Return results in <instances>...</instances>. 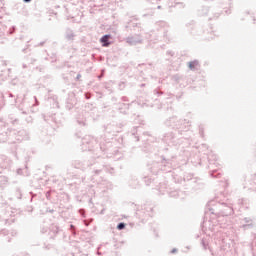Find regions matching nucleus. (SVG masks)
<instances>
[{"label": "nucleus", "instance_id": "nucleus-53", "mask_svg": "<svg viewBox=\"0 0 256 256\" xmlns=\"http://www.w3.org/2000/svg\"><path fill=\"white\" fill-rule=\"evenodd\" d=\"M81 77V74H77L76 81H79V78Z\"/></svg>", "mask_w": 256, "mask_h": 256}, {"label": "nucleus", "instance_id": "nucleus-13", "mask_svg": "<svg viewBox=\"0 0 256 256\" xmlns=\"http://www.w3.org/2000/svg\"><path fill=\"white\" fill-rule=\"evenodd\" d=\"M16 141H27L29 140V132L27 130L22 129L14 134Z\"/></svg>", "mask_w": 256, "mask_h": 256}, {"label": "nucleus", "instance_id": "nucleus-25", "mask_svg": "<svg viewBox=\"0 0 256 256\" xmlns=\"http://www.w3.org/2000/svg\"><path fill=\"white\" fill-rule=\"evenodd\" d=\"M77 123L81 127H85V125H87V120L85 118H83V117L82 118L78 117L77 118Z\"/></svg>", "mask_w": 256, "mask_h": 256}, {"label": "nucleus", "instance_id": "nucleus-59", "mask_svg": "<svg viewBox=\"0 0 256 256\" xmlns=\"http://www.w3.org/2000/svg\"><path fill=\"white\" fill-rule=\"evenodd\" d=\"M23 53H27V48L22 49Z\"/></svg>", "mask_w": 256, "mask_h": 256}, {"label": "nucleus", "instance_id": "nucleus-8", "mask_svg": "<svg viewBox=\"0 0 256 256\" xmlns=\"http://www.w3.org/2000/svg\"><path fill=\"white\" fill-rule=\"evenodd\" d=\"M125 29H128L129 31H142L143 26L141 25V22H138L137 18H133L126 23Z\"/></svg>", "mask_w": 256, "mask_h": 256}, {"label": "nucleus", "instance_id": "nucleus-54", "mask_svg": "<svg viewBox=\"0 0 256 256\" xmlns=\"http://www.w3.org/2000/svg\"><path fill=\"white\" fill-rule=\"evenodd\" d=\"M30 195H32V197L30 198V201H33V197H35V195H33V192H30Z\"/></svg>", "mask_w": 256, "mask_h": 256}, {"label": "nucleus", "instance_id": "nucleus-34", "mask_svg": "<svg viewBox=\"0 0 256 256\" xmlns=\"http://www.w3.org/2000/svg\"><path fill=\"white\" fill-rule=\"evenodd\" d=\"M1 235H2L3 237H6V235H9V230L2 229V230L0 231V237H1Z\"/></svg>", "mask_w": 256, "mask_h": 256}, {"label": "nucleus", "instance_id": "nucleus-39", "mask_svg": "<svg viewBox=\"0 0 256 256\" xmlns=\"http://www.w3.org/2000/svg\"><path fill=\"white\" fill-rule=\"evenodd\" d=\"M70 230H71L72 234L76 235V233H75V225L70 224Z\"/></svg>", "mask_w": 256, "mask_h": 256}, {"label": "nucleus", "instance_id": "nucleus-46", "mask_svg": "<svg viewBox=\"0 0 256 256\" xmlns=\"http://www.w3.org/2000/svg\"><path fill=\"white\" fill-rule=\"evenodd\" d=\"M84 95H85V99H87V100L91 99V94L85 93Z\"/></svg>", "mask_w": 256, "mask_h": 256}, {"label": "nucleus", "instance_id": "nucleus-16", "mask_svg": "<svg viewBox=\"0 0 256 256\" xmlns=\"http://www.w3.org/2000/svg\"><path fill=\"white\" fill-rule=\"evenodd\" d=\"M131 107V104L128 103H119V107H118V111H120V113H122V115H127V111L129 110V108Z\"/></svg>", "mask_w": 256, "mask_h": 256}, {"label": "nucleus", "instance_id": "nucleus-2", "mask_svg": "<svg viewBox=\"0 0 256 256\" xmlns=\"http://www.w3.org/2000/svg\"><path fill=\"white\" fill-rule=\"evenodd\" d=\"M206 209H208L211 215H216V217H229L235 213L231 204L215 202V200L208 202Z\"/></svg>", "mask_w": 256, "mask_h": 256}, {"label": "nucleus", "instance_id": "nucleus-57", "mask_svg": "<svg viewBox=\"0 0 256 256\" xmlns=\"http://www.w3.org/2000/svg\"><path fill=\"white\" fill-rule=\"evenodd\" d=\"M157 25H165V22H157Z\"/></svg>", "mask_w": 256, "mask_h": 256}, {"label": "nucleus", "instance_id": "nucleus-15", "mask_svg": "<svg viewBox=\"0 0 256 256\" xmlns=\"http://www.w3.org/2000/svg\"><path fill=\"white\" fill-rule=\"evenodd\" d=\"M59 231H61V229H59V226L52 224V226L50 227V238L54 239L55 237H57V235H59Z\"/></svg>", "mask_w": 256, "mask_h": 256}, {"label": "nucleus", "instance_id": "nucleus-58", "mask_svg": "<svg viewBox=\"0 0 256 256\" xmlns=\"http://www.w3.org/2000/svg\"><path fill=\"white\" fill-rule=\"evenodd\" d=\"M252 252H253V256H256V249H253Z\"/></svg>", "mask_w": 256, "mask_h": 256}, {"label": "nucleus", "instance_id": "nucleus-12", "mask_svg": "<svg viewBox=\"0 0 256 256\" xmlns=\"http://www.w3.org/2000/svg\"><path fill=\"white\" fill-rule=\"evenodd\" d=\"M104 171H107L108 173H113V167L109 165H103L102 168L94 170L92 172V180L97 181V177H99V175H103Z\"/></svg>", "mask_w": 256, "mask_h": 256}, {"label": "nucleus", "instance_id": "nucleus-56", "mask_svg": "<svg viewBox=\"0 0 256 256\" xmlns=\"http://www.w3.org/2000/svg\"><path fill=\"white\" fill-rule=\"evenodd\" d=\"M34 99L36 101V105H39V101H37V97L36 96H34Z\"/></svg>", "mask_w": 256, "mask_h": 256}, {"label": "nucleus", "instance_id": "nucleus-62", "mask_svg": "<svg viewBox=\"0 0 256 256\" xmlns=\"http://www.w3.org/2000/svg\"><path fill=\"white\" fill-rule=\"evenodd\" d=\"M23 69H27V64H23Z\"/></svg>", "mask_w": 256, "mask_h": 256}, {"label": "nucleus", "instance_id": "nucleus-42", "mask_svg": "<svg viewBox=\"0 0 256 256\" xmlns=\"http://www.w3.org/2000/svg\"><path fill=\"white\" fill-rule=\"evenodd\" d=\"M173 80L176 81V83H179V75L178 74L174 75Z\"/></svg>", "mask_w": 256, "mask_h": 256}, {"label": "nucleus", "instance_id": "nucleus-35", "mask_svg": "<svg viewBox=\"0 0 256 256\" xmlns=\"http://www.w3.org/2000/svg\"><path fill=\"white\" fill-rule=\"evenodd\" d=\"M169 196H170V197L177 198V197H179V192H177V191H172V192L169 193Z\"/></svg>", "mask_w": 256, "mask_h": 256}, {"label": "nucleus", "instance_id": "nucleus-27", "mask_svg": "<svg viewBox=\"0 0 256 256\" xmlns=\"http://www.w3.org/2000/svg\"><path fill=\"white\" fill-rule=\"evenodd\" d=\"M186 27L189 28V31H193V29H195V21L191 20L190 22L186 23Z\"/></svg>", "mask_w": 256, "mask_h": 256}, {"label": "nucleus", "instance_id": "nucleus-48", "mask_svg": "<svg viewBox=\"0 0 256 256\" xmlns=\"http://www.w3.org/2000/svg\"><path fill=\"white\" fill-rule=\"evenodd\" d=\"M15 33V27H12V29H10V35H13Z\"/></svg>", "mask_w": 256, "mask_h": 256}, {"label": "nucleus", "instance_id": "nucleus-50", "mask_svg": "<svg viewBox=\"0 0 256 256\" xmlns=\"http://www.w3.org/2000/svg\"><path fill=\"white\" fill-rule=\"evenodd\" d=\"M177 251H178L177 248H173V249L170 251V253H172V254H173V253H177Z\"/></svg>", "mask_w": 256, "mask_h": 256}, {"label": "nucleus", "instance_id": "nucleus-47", "mask_svg": "<svg viewBox=\"0 0 256 256\" xmlns=\"http://www.w3.org/2000/svg\"><path fill=\"white\" fill-rule=\"evenodd\" d=\"M45 45V41L40 42L37 47H43Z\"/></svg>", "mask_w": 256, "mask_h": 256}, {"label": "nucleus", "instance_id": "nucleus-60", "mask_svg": "<svg viewBox=\"0 0 256 256\" xmlns=\"http://www.w3.org/2000/svg\"><path fill=\"white\" fill-rule=\"evenodd\" d=\"M214 17H215L216 19H218L219 13H216Z\"/></svg>", "mask_w": 256, "mask_h": 256}, {"label": "nucleus", "instance_id": "nucleus-40", "mask_svg": "<svg viewBox=\"0 0 256 256\" xmlns=\"http://www.w3.org/2000/svg\"><path fill=\"white\" fill-rule=\"evenodd\" d=\"M121 101H123L124 103H127L129 102V98L127 96H122Z\"/></svg>", "mask_w": 256, "mask_h": 256}, {"label": "nucleus", "instance_id": "nucleus-29", "mask_svg": "<svg viewBox=\"0 0 256 256\" xmlns=\"http://www.w3.org/2000/svg\"><path fill=\"white\" fill-rule=\"evenodd\" d=\"M15 195H16V198H17V199H22V197H23V192H21V188H16V193H15Z\"/></svg>", "mask_w": 256, "mask_h": 256}, {"label": "nucleus", "instance_id": "nucleus-5", "mask_svg": "<svg viewBox=\"0 0 256 256\" xmlns=\"http://www.w3.org/2000/svg\"><path fill=\"white\" fill-rule=\"evenodd\" d=\"M71 165L74 169L85 171L86 169H89V167L93 166V163H91L89 160L85 158H80V159L72 160Z\"/></svg>", "mask_w": 256, "mask_h": 256}, {"label": "nucleus", "instance_id": "nucleus-3", "mask_svg": "<svg viewBox=\"0 0 256 256\" xmlns=\"http://www.w3.org/2000/svg\"><path fill=\"white\" fill-rule=\"evenodd\" d=\"M189 121L187 119H181L176 116V119L174 120V126L172 129H174L175 133H178V135L183 136V133L186 131H189Z\"/></svg>", "mask_w": 256, "mask_h": 256}, {"label": "nucleus", "instance_id": "nucleus-44", "mask_svg": "<svg viewBox=\"0 0 256 256\" xmlns=\"http://www.w3.org/2000/svg\"><path fill=\"white\" fill-rule=\"evenodd\" d=\"M47 231H49V228H47V227L41 228V233H47Z\"/></svg>", "mask_w": 256, "mask_h": 256}, {"label": "nucleus", "instance_id": "nucleus-43", "mask_svg": "<svg viewBox=\"0 0 256 256\" xmlns=\"http://www.w3.org/2000/svg\"><path fill=\"white\" fill-rule=\"evenodd\" d=\"M166 55H170V57H173V55H175V52L171 51V50H168L166 52Z\"/></svg>", "mask_w": 256, "mask_h": 256}, {"label": "nucleus", "instance_id": "nucleus-52", "mask_svg": "<svg viewBox=\"0 0 256 256\" xmlns=\"http://www.w3.org/2000/svg\"><path fill=\"white\" fill-rule=\"evenodd\" d=\"M201 137H203V129L200 127L199 129Z\"/></svg>", "mask_w": 256, "mask_h": 256}, {"label": "nucleus", "instance_id": "nucleus-22", "mask_svg": "<svg viewBox=\"0 0 256 256\" xmlns=\"http://www.w3.org/2000/svg\"><path fill=\"white\" fill-rule=\"evenodd\" d=\"M2 73H4L5 76L3 77V74H1L0 79H9V77H11V68L2 71Z\"/></svg>", "mask_w": 256, "mask_h": 256}, {"label": "nucleus", "instance_id": "nucleus-26", "mask_svg": "<svg viewBox=\"0 0 256 256\" xmlns=\"http://www.w3.org/2000/svg\"><path fill=\"white\" fill-rule=\"evenodd\" d=\"M201 245H202V247H203V249H204L205 251H207V249H211V248H209V242H208L207 239H205V238H203V239L201 240Z\"/></svg>", "mask_w": 256, "mask_h": 256}, {"label": "nucleus", "instance_id": "nucleus-10", "mask_svg": "<svg viewBox=\"0 0 256 256\" xmlns=\"http://www.w3.org/2000/svg\"><path fill=\"white\" fill-rule=\"evenodd\" d=\"M173 159H175V156H172L171 158H165V156H162L159 170L168 171V172L171 171V170L165 169V167H167L168 169H171V167L173 166Z\"/></svg>", "mask_w": 256, "mask_h": 256}, {"label": "nucleus", "instance_id": "nucleus-24", "mask_svg": "<svg viewBox=\"0 0 256 256\" xmlns=\"http://www.w3.org/2000/svg\"><path fill=\"white\" fill-rule=\"evenodd\" d=\"M173 7L176 9H185L186 5L185 2H175Z\"/></svg>", "mask_w": 256, "mask_h": 256}, {"label": "nucleus", "instance_id": "nucleus-7", "mask_svg": "<svg viewBox=\"0 0 256 256\" xmlns=\"http://www.w3.org/2000/svg\"><path fill=\"white\" fill-rule=\"evenodd\" d=\"M136 217H138V219H147V217H153V207L151 205H144L142 210L136 211Z\"/></svg>", "mask_w": 256, "mask_h": 256}, {"label": "nucleus", "instance_id": "nucleus-14", "mask_svg": "<svg viewBox=\"0 0 256 256\" xmlns=\"http://www.w3.org/2000/svg\"><path fill=\"white\" fill-rule=\"evenodd\" d=\"M111 34H105L100 38V43L102 44V47H109L111 45Z\"/></svg>", "mask_w": 256, "mask_h": 256}, {"label": "nucleus", "instance_id": "nucleus-23", "mask_svg": "<svg viewBox=\"0 0 256 256\" xmlns=\"http://www.w3.org/2000/svg\"><path fill=\"white\" fill-rule=\"evenodd\" d=\"M210 176L213 177V179H219V177H221V172H219V170H211Z\"/></svg>", "mask_w": 256, "mask_h": 256}, {"label": "nucleus", "instance_id": "nucleus-11", "mask_svg": "<svg viewBox=\"0 0 256 256\" xmlns=\"http://www.w3.org/2000/svg\"><path fill=\"white\" fill-rule=\"evenodd\" d=\"M125 41L126 43H128V45H131V46L139 45L143 43V36H141V34H135L132 36H128L125 39Z\"/></svg>", "mask_w": 256, "mask_h": 256}, {"label": "nucleus", "instance_id": "nucleus-38", "mask_svg": "<svg viewBox=\"0 0 256 256\" xmlns=\"http://www.w3.org/2000/svg\"><path fill=\"white\" fill-rule=\"evenodd\" d=\"M45 197H46V199H47L48 201H51V191H47V192L45 193Z\"/></svg>", "mask_w": 256, "mask_h": 256}, {"label": "nucleus", "instance_id": "nucleus-55", "mask_svg": "<svg viewBox=\"0 0 256 256\" xmlns=\"http://www.w3.org/2000/svg\"><path fill=\"white\" fill-rule=\"evenodd\" d=\"M24 3H31L33 0H23Z\"/></svg>", "mask_w": 256, "mask_h": 256}, {"label": "nucleus", "instance_id": "nucleus-33", "mask_svg": "<svg viewBox=\"0 0 256 256\" xmlns=\"http://www.w3.org/2000/svg\"><path fill=\"white\" fill-rule=\"evenodd\" d=\"M201 15H209V7H203Z\"/></svg>", "mask_w": 256, "mask_h": 256}, {"label": "nucleus", "instance_id": "nucleus-37", "mask_svg": "<svg viewBox=\"0 0 256 256\" xmlns=\"http://www.w3.org/2000/svg\"><path fill=\"white\" fill-rule=\"evenodd\" d=\"M251 247H252V251H253V249H256L255 248L256 247V236H254V239L251 242Z\"/></svg>", "mask_w": 256, "mask_h": 256}, {"label": "nucleus", "instance_id": "nucleus-20", "mask_svg": "<svg viewBox=\"0 0 256 256\" xmlns=\"http://www.w3.org/2000/svg\"><path fill=\"white\" fill-rule=\"evenodd\" d=\"M199 65V60H194L188 63L190 71H197V66Z\"/></svg>", "mask_w": 256, "mask_h": 256}, {"label": "nucleus", "instance_id": "nucleus-17", "mask_svg": "<svg viewBox=\"0 0 256 256\" xmlns=\"http://www.w3.org/2000/svg\"><path fill=\"white\" fill-rule=\"evenodd\" d=\"M177 116H172L167 118L166 120H164L163 125L165 127H170L171 129H173L174 125H175V119Z\"/></svg>", "mask_w": 256, "mask_h": 256}, {"label": "nucleus", "instance_id": "nucleus-64", "mask_svg": "<svg viewBox=\"0 0 256 256\" xmlns=\"http://www.w3.org/2000/svg\"><path fill=\"white\" fill-rule=\"evenodd\" d=\"M9 97H13V93H9Z\"/></svg>", "mask_w": 256, "mask_h": 256}, {"label": "nucleus", "instance_id": "nucleus-49", "mask_svg": "<svg viewBox=\"0 0 256 256\" xmlns=\"http://www.w3.org/2000/svg\"><path fill=\"white\" fill-rule=\"evenodd\" d=\"M111 101H112V103H115V102L117 101V97L113 96V97L111 98Z\"/></svg>", "mask_w": 256, "mask_h": 256}, {"label": "nucleus", "instance_id": "nucleus-18", "mask_svg": "<svg viewBox=\"0 0 256 256\" xmlns=\"http://www.w3.org/2000/svg\"><path fill=\"white\" fill-rule=\"evenodd\" d=\"M65 39H67V41H74L75 33L73 32V30L71 28L66 29Z\"/></svg>", "mask_w": 256, "mask_h": 256}, {"label": "nucleus", "instance_id": "nucleus-61", "mask_svg": "<svg viewBox=\"0 0 256 256\" xmlns=\"http://www.w3.org/2000/svg\"><path fill=\"white\" fill-rule=\"evenodd\" d=\"M208 161H209V164L211 165L212 164L211 157H208Z\"/></svg>", "mask_w": 256, "mask_h": 256}, {"label": "nucleus", "instance_id": "nucleus-51", "mask_svg": "<svg viewBox=\"0 0 256 256\" xmlns=\"http://www.w3.org/2000/svg\"><path fill=\"white\" fill-rule=\"evenodd\" d=\"M44 249H51V244L44 245Z\"/></svg>", "mask_w": 256, "mask_h": 256}, {"label": "nucleus", "instance_id": "nucleus-21", "mask_svg": "<svg viewBox=\"0 0 256 256\" xmlns=\"http://www.w3.org/2000/svg\"><path fill=\"white\" fill-rule=\"evenodd\" d=\"M184 181H190V183H197V178L193 177V174L187 173L184 175Z\"/></svg>", "mask_w": 256, "mask_h": 256}, {"label": "nucleus", "instance_id": "nucleus-30", "mask_svg": "<svg viewBox=\"0 0 256 256\" xmlns=\"http://www.w3.org/2000/svg\"><path fill=\"white\" fill-rule=\"evenodd\" d=\"M73 107H74L73 103H72L70 100H68V101L66 102V109H67L68 111H71V109H73Z\"/></svg>", "mask_w": 256, "mask_h": 256}, {"label": "nucleus", "instance_id": "nucleus-36", "mask_svg": "<svg viewBox=\"0 0 256 256\" xmlns=\"http://www.w3.org/2000/svg\"><path fill=\"white\" fill-rule=\"evenodd\" d=\"M143 180L146 185H151V179L149 177H144Z\"/></svg>", "mask_w": 256, "mask_h": 256}, {"label": "nucleus", "instance_id": "nucleus-63", "mask_svg": "<svg viewBox=\"0 0 256 256\" xmlns=\"http://www.w3.org/2000/svg\"><path fill=\"white\" fill-rule=\"evenodd\" d=\"M164 37H167V31L164 32Z\"/></svg>", "mask_w": 256, "mask_h": 256}, {"label": "nucleus", "instance_id": "nucleus-32", "mask_svg": "<svg viewBox=\"0 0 256 256\" xmlns=\"http://www.w3.org/2000/svg\"><path fill=\"white\" fill-rule=\"evenodd\" d=\"M132 137L135 139V141H139V133L135 131V129L132 131Z\"/></svg>", "mask_w": 256, "mask_h": 256}, {"label": "nucleus", "instance_id": "nucleus-45", "mask_svg": "<svg viewBox=\"0 0 256 256\" xmlns=\"http://www.w3.org/2000/svg\"><path fill=\"white\" fill-rule=\"evenodd\" d=\"M154 93H155L156 95H163V91H159V90H157V89L154 90Z\"/></svg>", "mask_w": 256, "mask_h": 256}, {"label": "nucleus", "instance_id": "nucleus-6", "mask_svg": "<svg viewBox=\"0 0 256 256\" xmlns=\"http://www.w3.org/2000/svg\"><path fill=\"white\" fill-rule=\"evenodd\" d=\"M256 223L251 217H244L240 219V229L242 231H249L255 229Z\"/></svg>", "mask_w": 256, "mask_h": 256}, {"label": "nucleus", "instance_id": "nucleus-31", "mask_svg": "<svg viewBox=\"0 0 256 256\" xmlns=\"http://www.w3.org/2000/svg\"><path fill=\"white\" fill-rule=\"evenodd\" d=\"M137 185H139V181L137 180H132L130 182V187H133V189H137Z\"/></svg>", "mask_w": 256, "mask_h": 256}, {"label": "nucleus", "instance_id": "nucleus-4", "mask_svg": "<svg viewBox=\"0 0 256 256\" xmlns=\"http://www.w3.org/2000/svg\"><path fill=\"white\" fill-rule=\"evenodd\" d=\"M183 136L179 135L177 132L168 131L164 132L161 136V141L166 145H177V141Z\"/></svg>", "mask_w": 256, "mask_h": 256}, {"label": "nucleus", "instance_id": "nucleus-9", "mask_svg": "<svg viewBox=\"0 0 256 256\" xmlns=\"http://www.w3.org/2000/svg\"><path fill=\"white\" fill-rule=\"evenodd\" d=\"M123 125L120 124L119 126L115 123H110L104 126L105 133H109L111 135H117V133H121Z\"/></svg>", "mask_w": 256, "mask_h": 256}, {"label": "nucleus", "instance_id": "nucleus-41", "mask_svg": "<svg viewBox=\"0 0 256 256\" xmlns=\"http://www.w3.org/2000/svg\"><path fill=\"white\" fill-rule=\"evenodd\" d=\"M56 62H57V55H56V54H53V55H52L51 63H56Z\"/></svg>", "mask_w": 256, "mask_h": 256}, {"label": "nucleus", "instance_id": "nucleus-1", "mask_svg": "<svg viewBox=\"0 0 256 256\" xmlns=\"http://www.w3.org/2000/svg\"><path fill=\"white\" fill-rule=\"evenodd\" d=\"M109 147H111V143L99 144L93 136H85L82 139V151H93L98 159L101 157V153H109Z\"/></svg>", "mask_w": 256, "mask_h": 256}, {"label": "nucleus", "instance_id": "nucleus-19", "mask_svg": "<svg viewBox=\"0 0 256 256\" xmlns=\"http://www.w3.org/2000/svg\"><path fill=\"white\" fill-rule=\"evenodd\" d=\"M9 185V178L7 176H0V189H5Z\"/></svg>", "mask_w": 256, "mask_h": 256}, {"label": "nucleus", "instance_id": "nucleus-28", "mask_svg": "<svg viewBox=\"0 0 256 256\" xmlns=\"http://www.w3.org/2000/svg\"><path fill=\"white\" fill-rule=\"evenodd\" d=\"M125 227H127L125 222H120V223L117 224L116 229H118V231H123V229H125Z\"/></svg>", "mask_w": 256, "mask_h": 256}]
</instances>
